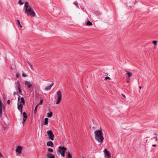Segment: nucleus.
I'll list each match as a JSON object with an SVG mask.
<instances>
[{"instance_id": "1", "label": "nucleus", "mask_w": 158, "mask_h": 158, "mask_svg": "<svg viewBox=\"0 0 158 158\" xmlns=\"http://www.w3.org/2000/svg\"><path fill=\"white\" fill-rule=\"evenodd\" d=\"M25 13L27 16L35 17L36 14L32 5H29L28 2L25 3Z\"/></svg>"}, {"instance_id": "2", "label": "nucleus", "mask_w": 158, "mask_h": 158, "mask_svg": "<svg viewBox=\"0 0 158 158\" xmlns=\"http://www.w3.org/2000/svg\"><path fill=\"white\" fill-rule=\"evenodd\" d=\"M94 133L95 135V139L99 142L102 143L104 139L102 135L101 129L100 130L95 131Z\"/></svg>"}, {"instance_id": "3", "label": "nucleus", "mask_w": 158, "mask_h": 158, "mask_svg": "<svg viewBox=\"0 0 158 158\" xmlns=\"http://www.w3.org/2000/svg\"><path fill=\"white\" fill-rule=\"evenodd\" d=\"M56 95H57V99L56 100V104H58L60 102L62 98V94L61 91L60 90H59L56 92Z\"/></svg>"}, {"instance_id": "4", "label": "nucleus", "mask_w": 158, "mask_h": 158, "mask_svg": "<svg viewBox=\"0 0 158 158\" xmlns=\"http://www.w3.org/2000/svg\"><path fill=\"white\" fill-rule=\"evenodd\" d=\"M66 150V148L64 147H61L60 146L59 148V151L62 156L63 157L65 156L64 153Z\"/></svg>"}, {"instance_id": "5", "label": "nucleus", "mask_w": 158, "mask_h": 158, "mask_svg": "<svg viewBox=\"0 0 158 158\" xmlns=\"http://www.w3.org/2000/svg\"><path fill=\"white\" fill-rule=\"evenodd\" d=\"M47 133L48 135L49 138L52 141L54 140V135L52 132L51 130H49L47 131Z\"/></svg>"}, {"instance_id": "6", "label": "nucleus", "mask_w": 158, "mask_h": 158, "mask_svg": "<svg viewBox=\"0 0 158 158\" xmlns=\"http://www.w3.org/2000/svg\"><path fill=\"white\" fill-rule=\"evenodd\" d=\"M103 152L104 153L105 156L107 157V158H110L111 157V154L107 149H105L103 151Z\"/></svg>"}, {"instance_id": "7", "label": "nucleus", "mask_w": 158, "mask_h": 158, "mask_svg": "<svg viewBox=\"0 0 158 158\" xmlns=\"http://www.w3.org/2000/svg\"><path fill=\"white\" fill-rule=\"evenodd\" d=\"M16 86L17 87L19 92L20 93H21L22 92L21 89V86L20 83V82L19 81H17L16 82Z\"/></svg>"}, {"instance_id": "8", "label": "nucleus", "mask_w": 158, "mask_h": 158, "mask_svg": "<svg viewBox=\"0 0 158 158\" xmlns=\"http://www.w3.org/2000/svg\"><path fill=\"white\" fill-rule=\"evenodd\" d=\"M24 83L25 85H27L28 88H30L32 87V85L30 82L27 81H26Z\"/></svg>"}, {"instance_id": "9", "label": "nucleus", "mask_w": 158, "mask_h": 158, "mask_svg": "<svg viewBox=\"0 0 158 158\" xmlns=\"http://www.w3.org/2000/svg\"><path fill=\"white\" fill-rule=\"evenodd\" d=\"M22 150V147L20 146H18L16 149V152L19 153H20L21 152V151Z\"/></svg>"}, {"instance_id": "10", "label": "nucleus", "mask_w": 158, "mask_h": 158, "mask_svg": "<svg viewBox=\"0 0 158 158\" xmlns=\"http://www.w3.org/2000/svg\"><path fill=\"white\" fill-rule=\"evenodd\" d=\"M47 156V158H55V155L51 153H48Z\"/></svg>"}, {"instance_id": "11", "label": "nucleus", "mask_w": 158, "mask_h": 158, "mask_svg": "<svg viewBox=\"0 0 158 158\" xmlns=\"http://www.w3.org/2000/svg\"><path fill=\"white\" fill-rule=\"evenodd\" d=\"M54 85V83H52L51 85L49 86L46 87L45 88V89L46 90H50L52 85Z\"/></svg>"}, {"instance_id": "12", "label": "nucleus", "mask_w": 158, "mask_h": 158, "mask_svg": "<svg viewBox=\"0 0 158 158\" xmlns=\"http://www.w3.org/2000/svg\"><path fill=\"white\" fill-rule=\"evenodd\" d=\"M47 144L48 146H50L52 147H54L53 143L51 141H49L48 142Z\"/></svg>"}, {"instance_id": "13", "label": "nucleus", "mask_w": 158, "mask_h": 158, "mask_svg": "<svg viewBox=\"0 0 158 158\" xmlns=\"http://www.w3.org/2000/svg\"><path fill=\"white\" fill-rule=\"evenodd\" d=\"M135 5V3L134 2H131L129 4V6L130 7H131L134 6Z\"/></svg>"}, {"instance_id": "14", "label": "nucleus", "mask_w": 158, "mask_h": 158, "mask_svg": "<svg viewBox=\"0 0 158 158\" xmlns=\"http://www.w3.org/2000/svg\"><path fill=\"white\" fill-rule=\"evenodd\" d=\"M48 118H45L44 119L45 121L44 123V124L45 125H48Z\"/></svg>"}, {"instance_id": "15", "label": "nucleus", "mask_w": 158, "mask_h": 158, "mask_svg": "<svg viewBox=\"0 0 158 158\" xmlns=\"http://www.w3.org/2000/svg\"><path fill=\"white\" fill-rule=\"evenodd\" d=\"M67 158H73L72 154L69 152H68V156Z\"/></svg>"}, {"instance_id": "16", "label": "nucleus", "mask_w": 158, "mask_h": 158, "mask_svg": "<svg viewBox=\"0 0 158 158\" xmlns=\"http://www.w3.org/2000/svg\"><path fill=\"white\" fill-rule=\"evenodd\" d=\"M23 118L26 119L27 118V115L25 112H24L23 113Z\"/></svg>"}, {"instance_id": "17", "label": "nucleus", "mask_w": 158, "mask_h": 158, "mask_svg": "<svg viewBox=\"0 0 158 158\" xmlns=\"http://www.w3.org/2000/svg\"><path fill=\"white\" fill-rule=\"evenodd\" d=\"M21 100L22 103H23V105H25V102L24 100V98L23 97H22L21 98Z\"/></svg>"}, {"instance_id": "18", "label": "nucleus", "mask_w": 158, "mask_h": 158, "mask_svg": "<svg viewBox=\"0 0 158 158\" xmlns=\"http://www.w3.org/2000/svg\"><path fill=\"white\" fill-rule=\"evenodd\" d=\"M52 112H50V113H48L47 114V116L49 118H50L52 117Z\"/></svg>"}, {"instance_id": "19", "label": "nucleus", "mask_w": 158, "mask_h": 158, "mask_svg": "<svg viewBox=\"0 0 158 158\" xmlns=\"http://www.w3.org/2000/svg\"><path fill=\"white\" fill-rule=\"evenodd\" d=\"M127 74L128 75V77H130L132 75V74L129 71L127 72Z\"/></svg>"}, {"instance_id": "20", "label": "nucleus", "mask_w": 158, "mask_h": 158, "mask_svg": "<svg viewBox=\"0 0 158 158\" xmlns=\"http://www.w3.org/2000/svg\"><path fill=\"white\" fill-rule=\"evenodd\" d=\"M92 24L91 22L89 20H88L87 22L86 23V25L88 26H91Z\"/></svg>"}, {"instance_id": "21", "label": "nucleus", "mask_w": 158, "mask_h": 158, "mask_svg": "<svg viewBox=\"0 0 158 158\" xmlns=\"http://www.w3.org/2000/svg\"><path fill=\"white\" fill-rule=\"evenodd\" d=\"M19 97L18 98V110H20V105L19 104Z\"/></svg>"}, {"instance_id": "22", "label": "nucleus", "mask_w": 158, "mask_h": 158, "mask_svg": "<svg viewBox=\"0 0 158 158\" xmlns=\"http://www.w3.org/2000/svg\"><path fill=\"white\" fill-rule=\"evenodd\" d=\"M27 63L28 64V65L30 66L31 69L32 70H34V69H33V67H32V65L29 61H27Z\"/></svg>"}, {"instance_id": "23", "label": "nucleus", "mask_w": 158, "mask_h": 158, "mask_svg": "<svg viewBox=\"0 0 158 158\" xmlns=\"http://www.w3.org/2000/svg\"><path fill=\"white\" fill-rule=\"evenodd\" d=\"M17 23L19 25V26L21 28H22L23 27L20 24V21L19 20H17Z\"/></svg>"}, {"instance_id": "24", "label": "nucleus", "mask_w": 158, "mask_h": 158, "mask_svg": "<svg viewBox=\"0 0 158 158\" xmlns=\"http://www.w3.org/2000/svg\"><path fill=\"white\" fill-rule=\"evenodd\" d=\"M20 112H21V113L22 114V109H23V105L21 104L20 105Z\"/></svg>"}, {"instance_id": "25", "label": "nucleus", "mask_w": 158, "mask_h": 158, "mask_svg": "<svg viewBox=\"0 0 158 158\" xmlns=\"http://www.w3.org/2000/svg\"><path fill=\"white\" fill-rule=\"evenodd\" d=\"M38 105H37L35 108V109L34 111V112L35 114L37 112V108L38 107Z\"/></svg>"}, {"instance_id": "26", "label": "nucleus", "mask_w": 158, "mask_h": 158, "mask_svg": "<svg viewBox=\"0 0 158 158\" xmlns=\"http://www.w3.org/2000/svg\"><path fill=\"white\" fill-rule=\"evenodd\" d=\"M153 44L155 46L157 44V41L156 40H154L152 42Z\"/></svg>"}, {"instance_id": "27", "label": "nucleus", "mask_w": 158, "mask_h": 158, "mask_svg": "<svg viewBox=\"0 0 158 158\" xmlns=\"http://www.w3.org/2000/svg\"><path fill=\"white\" fill-rule=\"evenodd\" d=\"M18 3L20 5H22L23 4V2H21V0H19V1Z\"/></svg>"}, {"instance_id": "28", "label": "nucleus", "mask_w": 158, "mask_h": 158, "mask_svg": "<svg viewBox=\"0 0 158 158\" xmlns=\"http://www.w3.org/2000/svg\"><path fill=\"white\" fill-rule=\"evenodd\" d=\"M48 151L51 152H53V149L51 148H49L48 149Z\"/></svg>"}, {"instance_id": "29", "label": "nucleus", "mask_w": 158, "mask_h": 158, "mask_svg": "<svg viewBox=\"0 0 158 158\" xmlns=\"http://www.w3.org/2000/svg\"><path fill=\"white\" fill-rule=\"evenodd\" d=\"M43 103V100H40V102L38 105H42V104Z\"/></svg>"}, {"instance_id": "30", "label": "nucleus", "mask_w": 158, "mask_h": 158, "mask_svg": "<svg viewBox=\"0 0 158 158\" xmlns=\"http://www.w3.org/2000/svg\"><path fill=\"white\" fill-rule=\"evenodd\" d=\"M22 76L23 77H26L27 76V75L23 73H22Z\"/></svg>"}, {"instance_id": "31", "label": "nucleus", "mask_w": 158, "mask_h": 158, "mask_svg": "<svg viewBox=\"0 0 158 158\" xmlns=\"http://www.w3.org/2000/svg\"><path fill=\"white\" fill-rule=\"evenodd\" d=\"M107 79L110 80V78L109 77H105V80H107Z\"/></svg>"}, {"instance_id": "32", "label": "nucleus", "mask_w": 158, "mask_h": 158, "mask_svg": "<svg viewBox=\"0 0 158 158\" xmlns=\"http://www.w3.org/2000/svg\"><path fill=\"white\" fill-rule=\"evenodd\" d=\"M26 120V119L23 118V121L22 122V123H23V125H24V122Z\"/></svg>"}, {"instance_id": "33", "label": "nucleus", "mask_w": 158, "mask_h": 158, "mask_svg": "<svg viewBox=\"0 0 158 158\" xmlns=\"http://www.w3.org/2000/svg\"><path fill=\"white\" fill-rule=\"evenodd\" d=\"M73 4H74L78 8H79V7L77 5L76 3L75 2H73Z\"/></svg>"}, {"instance_id": "34", "label": "nucleus", "mask_w": 158, "mask_h": 158, "mask_svg": "<svg viewBox=\"0 0 158 158\" xmlns=\"http://www.w3.org/2000/svg\"><path fill=\"white\" fill-rule=\"evenodd\" d=\"M19 73H16V77H19Z\"/></svg>"}, {"instance_id": "35", "label": "nucleus", "mask_w": 158, "mask_h": 158, "mask_svg": "<svg viewBox=\"0 0 158 158\" xmlns=\"http://www.w3.org/2000/svg\"><path fill=\"white\" fill-rule=\"evenodd\" d=\"M10 100H8L7 101V103L8 105H10Z\"/></svg>"}, {"instance_id": "36", "label": "nucleus", "mask_w": 158, "mask_h": 158, "mask_svg": "<svg viewBox=\"0 0 158 158\" xmlns=\"http://www.w3.org/2000/svg\"><path fill=\"white\" fill-rule=\"evenodd\" d=\"M3 157V156L2 153L0 152V157Z\"/></svg>"}, {"instance_id": "37", "label": "nucleus", "mask_w": 158, "mask_h": 158, "mask_svg": "<svg viewBox=\"0 0 158 158\" xmlns=\"http://www.w3.org/2000/svg\"><path fill=\"white\" fill-rule=\"evenodd\" d=\"M154 138L155 139V140H156V141H157V140H158V139H157V136H156V137H154Z\"/></svg>"}, {"instance_id": "38", "label": "nucleus", "mask_w": 158, "mask_h": 158, "mask_svg": "<svg viewBox=\"0 0 158 158\" xmlns=\"http://www.w3.org/2000/svg\"><path fill=\"white\" fill-rule=\"evenodd\" d=\"M17 94L18 95V93H17V92H14V95H15V94Z\"/></svg>"}, {"instance_id": "39", "label": "nucleus", "mask_w": 158, "mask_h": 158, "mask_svg": "<svg viewBox=\"0 0 158 158\" xmlns=\"http://www.w3.org/2000/svg\"><path fill=\"white\" fill-rule=\"evenodd\" d=\"M2 96H3V99L4 100H5V96H4V95H3Z\"/></svg>"}, {"instance_id": "40", "label": "nucleus", "mask_w": 158, "mask_h": 158, "mask_svg": "<svg viewBox=\"0 0 158 158\" xmlns=\"http://www.w3.org/2000/svg\"><path fill=\"white\" fill-rule=\"evenodd\" d=\"M122 95L123 97L125 98H126V96H125L124 94H122Z\"/></svg>"}, {"instance_id": "41", "label": "nucleus", "mask_w": 158, "mask_h": 158, "mask_svg": "<svg viewBox=\"0 0 158 158\" xmlns=\"http://www.w3.org/2000/svg\"><path fill=\"white\" fill-rule=\"evenodd\" d=\"M152 146L153 147H155L156 146V144H153V145H152Z\"/></svg>"}, {"instance_id": "42", "label": "nucleus", "mask_w": 158, "mask_h": 158, "mask_svg": "<svg viewBox=\"0 0 158 158\" xmlns=\"http://www.w3.org/2000/svg\"><path fill=\"white\" fill-rule=\"evenodd\" d=\"M139 88L141 89L142 88V87L141 86H139Z\"/></svg>"}, {"instance_id": "43", "label": "nucleus", "mask_w": 158, "mask_h": 158, "mask_svg": "<svg viewBox=\"0 0 158 158\" xmlns=\"http://www.w3.org/2000/svg\"><path fill=\"white\" fill-rule=\"evenodd\" d=\"M127 82L128 83L129 82V81H127Z\"/></svg>"}, {"instance_id": "44", "label": "nucleus", "mask_w": 158, "mask_h": 158, "mask_svg": "<svg viewBox=\"0 0 158 158\" xmlns=\"http://www.w3.org/2000/svg\"><path fill=\"white\" fill-rule=\"evenodd\" d=\"M11 69H14V68L13 69L12 68Z\"/></svg>"}, {"instance_id": "45", "label": "nucleus", "mask_w": 158, "mask_h": 158, "mask_svg": "<svg viewBox=\"0 0 158 158\" xmlns=\"http://www.w3.org/2000/svg\"><path fill=\"white\" fill-rule=\"evenodd\" d=\"M3 157V158H4V157H3H3Z\"/></svg>"}, {"instance_id": "46", "label": "nucleus", "mask_w": 158, "mask_h": 158, "mask_svg": "<svg viewBox=\"0 0 158 158\" xmlns=\"http://www.w3.org/2000/svg\"><path fill=\"white\" fill-rule=\"evenodd\" d=\"M83 158H84V157H83Z\"/></svg>"}]
</instances>
